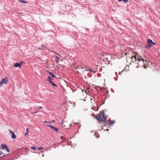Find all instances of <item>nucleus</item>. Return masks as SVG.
I'll return each mask as SVG.
<instances>
[{
  "mask_svg": "<svg viewBox=\"0 0 160 160\" xmlns=\"http://www.w3.org/2000/svg\"><path fill=\"white\" fill-rule=\"evenodd\" d=\"M54 121V120H52L51 122H53Z\"/></svg>",
  "mask_w": 160,
  "mask_h": 160,
  "instance_id": "31",
  "label": "nucleus"
},
{
  "mask_svg": "<svg viewBox=\"0 0 160 160\" xmlns=\"http://www.w3.org/2000/svg\"><path fill=\"white\" fill-rule=\"evenodd\" d=\"M104 102H103V104H104Z\"/></svg>",
  "mask_w": 160,
  "mask_h": 160,
  "instance_id": "37",
  "label": "nucleus"
},
{
  "mask_svg": "<svg viewBox=\"0 0 160 160\" xmlns=\"http://www.w3.org/2000/svg\"><path fill=\"white\" fill-rule=\"evenodd\" d=\"M123 1L125 3H127L128 2V0H118V1L119 2Z\"/></svg>",
  "mask_w": 160,
  "mask_h": 160,
  "instance_id": "13",
  "label": "nucleus"
},
{
  "mask_svg": "<svg viewBox=\"0 0 160 160\" xmlns=\"http://www.w3.org/2000/svg\"><path fill=\"white\" fill-rule=\"evenodd\" d=\"M7 79L6 78H4L2 79L0 83V87L3 84H7Z\"/></svg>",
  "mask_w": 160,
  "mask_h": 160,
  "instance_id": "4",
  "label": "nucleus"
},
{
  "mask_svg": "<svg viewBox=\"0 0 160 160\" xmlns=\"http://www.w3.org/2000/svg\"><path fill=\"white\" fill-rule=\"evenodd\" d=\"M134 57V58H136V59L137 60V56L136 55H135L134 56H133Z\"/></svg>",
  "mask_w": 160,
  "mask_h": 160,
  "instance_id": "24",
  "label": "nucleus"
},
{
  "mask_svg": "<svg viewBox=\"0 0 160 160\" xmlns=\"http://www.w3.org/2000/svg\"><path fill=\"white\" fill-rule=\"evenodd\" d=\"M109 122H111V123H110L109 122H109V124H108L107 125H112V124H114L115 122V121H114V120L111 121L110 120H109Z\"/></svg>",
  "mask_w": 160,
  "mask_h": 160,
  "instance_id": "8",
  "label": "nucleus"
},
{
  "mask_svg": "<svg viewBox=\"0 0 160 160\" xmlns=\"http://www.w3.org/2000/svg\"><path fill=\"white\" fill-rule=\"evenodd\" d=\"M88 70L90 72H93V70L91 68H89V67H88Z\"/></svg>",
  "mask_w": 160,
  "mask_h": 160,
  "instance_id": "18",
  "label": "nucleus"
},
{
  "mask_svg": "<svg viewBox=\"0 0 160 160\" xmlns=\"http://www.w3.org/2000/svg\"><path fill=\"white\" fill-rule=\"evenodd\" d=\"M1 146L2 149H6V151L8 152H10V150L8 149V146L6 145L2 144L1 145Z\"/></svg>",
  "mask_w": 160,
  "mask_h": 160,
  "instance_id": "3",
  "label": "nucleus"
},
{
  "mask_svg": "<svg viewBox=\"0 0 160 160\" xmlns=\"http://www.w3.org/2000/svg\"><path fill=\"white\" fill-rule=\"evenodd\" d=\"M38 112L37 111H36V112H32V114H34V113H36L37 112Z\"/></svg>",
  "mask_w": 160,
  "mask_h": 160,
  "instance_id": "26",
  "label": "nucleus"
},
{
  "mask_svg": "<svg viewBox=\"0 0 160 160\" xmlns=\"http://www.w3.org/2000/svg\"><path fill=\"white\" fill-rule=\"evenodd\" d=\"M44 122L46 123H50V122H48L46 121H44Z\"/></svg>",
  "mask_w": 160,
  "mask_h": 160,
  "instance_id": "23",
  "label": "nucleus"
},
{
  "mask_svg": "<svg viewBox=\"0 0 160 160\" xmlns=\"http://www.w3.org/2000/svg\"><path fill=\"white\" fill-rule=\"evenodd\" d=\"M140 57L141 56L139 55L138 56V58H137V59L139 61L141 60V58H140Z\"/></svg>",
  "mask_w": 160,
  "mask_h": 160,
  "instance_id": "16",
  "label": "nucleus"
},
{
  "mask_svg": "<svg viewBox=\"0 0 160 160\" xmlns=\"http://www.w3.org/2000/svg\"><path fill=\"white\" fill-rule=\"evenodd\" d=\"M50 83L53 86H57V85L54 84L52 82H51Z\"/></svg>",
  "mask_w": 160,
  "mask_h": 160,
  "instance_id": "17",
  "label": "nucleus"
},
{
  "mask_svg": "<svg viewBox=\"0 0 160 160\" xmlns=\"http://www.w3.org/2000/svg\"><path fill=\"white\" fill-rule=\"evenodd\" d=\"M19 14H21V13H19Z\"/></svg>",
  "mask_w": 160,
  "mask_h": 160,
  "instance_id": "38",
  "label": "nucleus"
},
{
  "mask_svg": "<svg viewBox=\"0 0 160 160\" xmlns=\"http://www.w3.org/2000/svg\"><path fill=\"white\" fill-rule=\"evenodd\" d=\"M121 73H122V72H119V75H121Z\"/></svg>",
  "mask_w": 160,
  "mask_h": 160,
  "instance_id": "29",
  "label": "nucleus"
},
{
  "mask_svg": "<svg viewBox=\"0 0 160 160\" xmlns=\"http://www.w3.org/2000/svg\"><path fill=\"white\" fill-rule=\"evenodd\" d=\"M26 130H27V131H28V128H27L26 129Z\"/></svg>",
  "mask_w": 160,
  "mask_h": 160,
  "instance_id": "32",
  "label": "nucleus"
},
{
  "mask_svg": "<svg viewBox=\"0 0 160 160\" xmlns=\"http://www.w3.org/2000/svg\"><path fill=\"white\" fill-rule=\"evenodd\" d=\"M115 74H116V76H117V72H115Z\"/></svg>",
  "mask_w": 160,
  "mask_h": 160,
  "instance_id": "30",
  "label": "nucleus"
},
{
  "mask_svg": "<svg viewBox=\"0 0 160 160\" xmlns=\"http://www.w3.org/2000/svg\"><path fill=\"white\" fill-rule=\"evenodd\" d=\"M74 68L75 69H78L79 68H80V67H79V66L75 67Z\"/></svg>",
  "mask_w": 160,
  "mask_h": 160,
  "instance_id": "19",
  "label": "nucleus"
},
{
  "mask_svg": "<svg viewBox=\"0 0 160 160\" xmlns=\"http://www.w3.org/2000/svg\"><path fill=\"white\" fill-rule=\"evenodd\" d=\"M59 60V57L57 56L56 57V61L57 63H58Z\"/></svg>",
  "mask_w": 160,
  "mask_h": 160,
  "instance_id": "14",
  "label": "nucleus"
},
{
  "mask_svg": "<svg viewBox=\"0 0 160 160\" xmlns=\"http://www.w3.org/2000/svg\"><path fill=\"white\" fill-rule=\"evenodd\" d=\"M22 61H21L20 63L17 62L14 64V66L16 68L18 67L19 68H20L22 67L21 64L22 63Z\"/></svg>",
  "mask_w": 160,
  "mask_h": 160,
  "instance_id": "6",
  "label": "nucleus"
},
{
  "mask_svg": "<svg viewBox=\"0 0 160 160\" xmlns=\"http://www.w3.org/2000/svg\"><path fill=\"white\" fill-rule=\"evenodd\" d=\"M28 131H27V132H26L25 133L24 135H25V136H26V135H28Z\"/></svg>",
  "mask_w": 160,
  "mask_h": 160,
  "instance_id": "21",
  "label": "nucleus"
},
{
  "mask_svg": "<svg viewBox=\"0 0 160 160\" xmlns=\"http://www.w3.org/2000/svg\"><path fill=\"white\" fill-rule=\"evenodd\" d=\"M47 126L50 127L52 129L54 130L56 132H57L59 131L58 128L53 126L52 125H48Z\"/></svg>",
  "mask_w": 160,
  "mask_h": 160,
  "instance_id": "5",
  "label": "nucleus"
},
{
  "mask_svg": "<svg viewBox=\"0 0 160 160\" xmlns=\"http://www.w3.org/2000/svg\"><path fill=\"white\" fill-rule=\"evenodd\" d=\"M107 130V131H108L109 130V129H107V130Z\"/></svg>",
  "mask_w": 160,
  "mask_h": 160,
  "instance_id": "33",
  "label": "nucleus"
},
{
  "mask_svg": "<svg viewBox=\"0 0 160 160\" xmlns=\"http://www.w3.org/2000/svg\"><path fill=\"white\" fill-rule=\"evenodd\" d=\"M140 57L141 58V60H142V62H144V59H143L141 57Z\"/></svg>",
  "mask_w": 160,
  "mask_h": 160,
  "instance_id": "20",
  "label": "nucleus"
},
{
  "mask_svg": "<svg viewBox=\"0 0 160 160\" xmlns=\"http://www.w3.org/2000/svg\"><path fill=\"white\" fill-rule=\"evenodd\" d=\"M18 1L19 2H22L24 3H27V2L26 1H24L23 0H19Z\"/></svg>",
  "mask_w": 160,
  "mask_h": 160,
  "instance_id": "12",
  "label": "nucleus"
},
{
  "mask_svg": "<svg viewBox=\"0 0 160 160\" xmlns=\"http://www.w3.org/2000/svg\"><path fill=\"white\" fill-rule=\"evenodd\" d=\"M48 79L49 82L51 83V82H52V78L50 76H48Z\"/></svg>",
  "mask_w": 160,
  "mask_h": 160,
  "instance_id": "10",
  "label": "nucleus"
},
{
  "mask_svg": "<svg viewBox=\"0 0 160 160\" xmlns=\"http://www.w3.org/2000/svg\"><path fill=\"white\" fill-rule=\"evenodd\" d=\"M38 108H40V109H41V108H42L41 107V106H39L38 107Z\"/></svg>",
  "mask_w": 160,
  "mask_h": 160,
  "instance_id": "25",
  "label": "nucleus"
},
{
  "mask_svg": "<svg viewBox=\"0 0 160 160\" xmlns=\"http://www.w3.org/2000/svg\"><path fill=\"white\" fill-rule=\"evenodd\" d=\"M41 46H44V45H42Z\"/></svg>",
  "mask_w": 160,
  "mask_h": 160,
  "instance_id": "35",
  "label": "nucleus"
},
{
  "mask_svg": "<svg viewBox=\"0 0 160 160\" xmlns=\"http://www.w3.org/2000/svg\"><path fill=\"white\" fill-rule=\"evenodd\" d=\"M31 148L32 149V150H33L34 151H35L36 150V147H31Z\"/></svg>",
  "mask_w": 160,
  "mask_h": 160,
  "instance_id": "15",
  "label": "nucleus"
},
{
  "mask_svg": "<svg viewBox=\"0 0 160 160\" xmlns=\"http://www.w3.org/2000/svg\"><path fill=\"white\" fill-rule=\"evenodd\" d=\"M52 52H54V53H55V52H54V51H52Z\"/></svg>",
  "mask_w": 160,
  "mask_h": 160,
  "instance_id": "34",
  "label": "nucleus"
},
{
  "mask_svg": "<svg viewBox=\"0 0 160 160\" xmlns=\"http://www.w3.org/2000/svg\"><path fill=\"white\" fill-rule=\"evenodd\" d=\"M42 148H42V147H39L38 148V150H40V149H42Z\"/></svg>",
  "mask_w": 160,
  "mask_h": 160,
  "instance_id": "22",
  "label": "nucleus"
},
{
  "mask_svg": "<svg viewBox=\"0 0 160 160\" xmlns=\"http://www.w3.org/2000/svg\"><path fill=\"white\" fill-rule=\"evenodd\" d=\"M143 67L145 68L146 69L147 68V67L146 66H145V65H143Z\"/></svg>",
  "mask_w": 160,
  "mask_h": 160,
  "instance_id": "28",
  "label": "nucleus"
},
{
  "mask_svg": "<svg viewBox=\"0 0 160 160\" xmlns=\"http://www.w3.org/2000/svg\"><path fill=\"white\" fill-rule=\"evenodd\" d=\"M104 112L103 111H101L98 115L95 116V117L98 121L105 122V124L108 125L109 124V122L106 121L107 118L104 116Z\"/></svg>",
  "mask_w": 160,
  "mask_h": 160,
  "instance_id": "1",
  "label": "nucleus"
},
{
  "mask_svg": "<svg viewBox=\"0 0 160 160\" xmlns=\"http://www.w3.org/2000/svg\"><path fill=\"white\" fill-rule=\"evenodd\" d=\"M9 131L10 133H11L12 135L11 136L12 138L13 139L16 138V136L15 134H14V133L10 130H9Z\"/></svg>",
  "mask_w": 160,
  "mask_h": 160,
  "instance_id": "7",
  "label": "nucleus"
},
{
  "mask_svg": "<svg viewBox=\"0 0 160 160\" xmlns=\"http://www.w3.org/2000/svg\"><path fill=\"white\" fill-rule=\"evenodd\" d=\"M147 45L145 46V48L149 49L151 47L154 45H157V44L156 42H153L152 40L150 39H147Z\"/></svg>",
  "mask_w": 160,
  "mask_h": 160,
  "instance_id": "2",
  "label": "nucleus"
},
{
  "mask_svg": "<svg viewBox=\"0 0 160 160\" xmlns=\"http://www.w3.org/2000/svg\"><path fill=\"white\" fill-rule=\"evenodd\" d=\"M131 60L132 62H133L134 63L136 61L137 59H136V58H134L133 56H132L131 57Z\"/></svg>",
  "mask_w": 160,
  "mask_h": 160,
  "instance_id": "11",
  "label": "nucleus"
},
{
  "mask_svg": "<svg viewBox=\"0 0 160 160\" xmlns=\"http://www.w3.org/2000/svg\"><path fill=\"white\" fill-rule=\"evenodd\" d=\"M94 73L96 72V71H94Z\"/></svg>",
  "mask_w": 160,
  "mask_h": 160,
  "instance_id": "36",
  "label": "nucleus"
},
{
  "mask_svg": "<svg viewBox=\"0 0 160 160\" xmlns=\"http://www.w3.org/2000/svg\"><path fill=\"white\" fill-rule=\"evenodd\" d=\"M2 154V152H0V156Z\"/></svg>",
  "mask_w": 160,
  "mask_h": 160,
  "instance_id": "27",
  "label": "nucleus"
},
{
  "mask_svg": "<svg viewBox=\"0 0 160 160\" xmlns=\"http://www.w3.org/2000/svg\"><path fill=\"white\" fill-rule=\"evenodd\" d=\"M47 72L53 78H55L56 76L54 75L53 73H52L49 72V71H47Z\"/></svg>",
  "mask_w": 160,
  "mask_h": 160,
  "instance_id": "9",
  "label": "nucleus"
}]
</instances>
